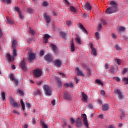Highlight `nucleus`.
Returning a JSON list of instances; mask_svg holds the SVG:
<instances>
[{
    "instance_id": "ea45409f",
    "label": "nucleus",
    "mask_w": 128,
    "mask_h": 128,
    "mask_svg": "<svg viewBox=\"0 0 128 128\" xmlns=\"http://www.w3.org/2000/svg\"><path fill=\"white\" fill-rule=\"evenodd\" d=\"M60 34L62 38H66V34L64 32H61Z\"/></svg>"
},
{
    "instance_id": "c85d7f7f",
    "label": "nucleus",
    "mask_w": 128,
    "mask_h": 128,
    "mask_svg": "<svg viewBox=\"0 0 128 128\" xmlns=\"http://www.w3.org/2000/svg\"><path fill=\"white\" fill-rule=\"evenodd\" d=\"M20 104L23 110H24L26 109V107L24 106V100H22V99L20 100Z\"/></svg>"
},
{
    "instance_id": "4be33fe9",
    "label": "nucleus",
    "mask_w": 128,
    "mask_h": 128,
    "mask_svg": "<svg viewBox=\"0 0 128 128\" xmlns=\"http://www.w3.org/2000/svg\"><path fill=\"white\" fill-rule=\"evenodd\" d=\"M17 44H18V42H16V40H13L12 42V48L13 49H14L16 48Z\"/></svg>"
},
{
    "instance_id": "473e14b6",
    "label": "nucleus",
    "mask_w": 128,
    "mask_h": 128,
    "mask_svg": "<svg viewBox=\"0 0 128 128\" xmlns=\"http://www.w3.org/2000/svg\"><path fill=\"white\" fill-rule=\"evenodd\" d=\"M70 10L71 12H76V8L72 6H70Z\"/></svg>"
},
{
    "instance_id": "79ce46f5",
    "label": "nucleus",
    "mask_w": 128,
    "mask_h": 128,
    "mask_svg": "<svg viewBox=\"0 0 128 128\" xmlns=\"http://www.w3.org/2000/svg\"><path fill=\"white\" fill-rule=\"evenodd\" d=\"M28 32H30V34H35L34 30L32 29L31 28H30Z\"/></svg>"
},
{
    "instance_id": "f03ea898",
    "label": "nucleus",
    "mask_w": 128,
    "mask_h": 128,
    "mask_svg": "<svg viewBox=\"0 0 128 128\" xmlns=\"http://www.w3.org/2000/svg\"><path fill=\"white\" fill-rule=\"evenodd\" d=\"M43 88L44 92V94L47 96H50L52 94V88L48 85L45 84L43 86Z\"/></svg>"
},
{
    "instance_id": "dca6fc26",
    "label": "nucleus",
    "mask_w": 128,
    "mask_h": 128,
    "mask_svg": "<svg viewBox=\"0 0 128 128\" xmlns=\"http://www.w3.org/2000/svg\"><path fill=\"white\" fill-rule=\"evenodd\" d=\"M50 38V36L48 35V34H46L43 38L44 44H48V38Z\"/></svg>"
},
{
    "instance_id": "f257e3e1",
    "label": "nucleus",
    "mask_w": 128,
    "mask_h": 128,
    "mask_svg": "<svg viewBox=\"0 0 128 128\" xmlns=\"http://www.w3.org/2000/svg\"><path fill=\"white\" fill-rule=\"evenodd\" d=\"M110 4L112 6L110 7H108L106 10V12L107 14H112L114 12H116L118 9V4L115 1H112L110 2Z\"/></svg>"
},
{
    "instance_id": "2eb2a0df",
    "label": "nucleus",
    "mask_w": 128,
    "mask_h": 128,
    "mask_svg": "<svg viewBox=\"0 0 128 128\" xmlns=\"http://www.w3.org/2000/svg\"><path fill=\"white\" fill-rule=\"evenodd\" d=\"M54 66H56V68L60 67V66H62V61L60 60H54Z\"/></svg>"
},
{
    "instance_id": "58836bf2",
    "label": "nucleus",
    "mask_w": 128,
    "mask_h": 128,
    "mask_svg": "<svg viewBox=\"0 0 128 128\" xmlns=\"http://www.w3.org/2000/svg\"><path fill=\"white\" fill-rule=\"evenodd\" d=\"M96 84H100L101 86H103L104 84L102 82V80L97 79L96 80Z\"/></svg>"
},
{
    "instance_id": "8fccbe9b",
    "label": "nucleus",
    "mask_w": 128,
    "mask_h": 128,
    "mask_svg": "<svg viewBox=\"0 0 128 128\" xmlns=\"http://www.w3.org/2000/svg\"><path fill=\"white\" fill-rule=\"evenodd\" d=\"M101 22L103 26H106V20H102Z\"/></svg>"
},
{
    "instance_id": "0e129e2a",
    "label": "nucleus",
    "mask_w": 128,
    "mask_h": 128,
    "mask_svg": "<svg viewBox=\"0 0 128 128\" xmlns=\"http://www.w3.org/2000/svg\"><path fill=\"white\" fill-rule=\"evenodd\" d=\"M42 84V81H38V82H36V84L38 86H40V84Z\"/></svg>"
},
{
    "instance_id": "09e8293b",
    "label": "nucleus",
    "mask_w": 128,
    "mask_h": 128,
    "mask_svg": "<svg viewBox=\"0 0 128 128\" xmlns=\"http://www.w3.org/2000/svg\"><path fill=\"white\" fill-rule=\"evenodd\" d=\"M64 2H65V4H66L67 6H70V4L68 0H64Z\"/></svg>"
},
{
    "instance_id": "0eeeda50",
    "label": "nucleus",
    "mask_w": 128,
    "mask_h": 128,
    "mask_svg": "<svg viewBox=\"0 0 128 128\" xmlns=\"http://www.w3.org/2000/svg\"><path fill=\"white\" fill-rule=\"evenodd\" d=\"M9 100L10 102V104L14 106V108H18V106H20V104L14 101V100L12 97H10Z\"/></svg>"
},
{
    "instance_id": "69168bd1",
    "label": "nucleus",
    "mask_w": 128,
    "mask_h": 128,
    "mask_svg": "<svg viewBox=\"0 0 128 128\" xmlns=\"http://www.w3.org/2000/svg\"><path fill=\"white\" fill-rule=\"evenodd\" d=\"M44 51L42 50L40 52V56H44Z\"/></svg>"
},
{
    "instance_id": "ddd939ff",
    "label": "nucleus",
    "mask_w": 128,
    "mask_h": 128,
    "mask_svg": "<svg viewBox=\"0 0 128 128\" xmlns=\"http://www.w3.org/2000/svg\"><path fill=\"white\" fill-rule=\"evenodd\" d=\"M44 18L46 20L47 24H50V16L48 14L46 13L44 14Z\"/></svg>"
},
{
    "instance_id": "393cba45",
    "label": "nucleus",
    "mask_w": 128,
    "mask_h": 128,
    "mask_svg": "<svg viewBox=\"0 0 128 128\" xmlns=\"http://www.w3.org/2000/svg\"><path fill=\"white\" fill-rule=\"evenodd\" d=\"M64 86L66 88H72L74 86V84H72V82L69 84H65Z\"/></svg>"
},
{
    "instance_id": "a19ab883",
    "label": "nucleus",
    "mask_w": 128,
    "mask_h": 128,
    "mask_svg": "<svg viewBox=\"0 0 128 128\" xmlns=\"http://www.w3.org/2000/svg\"><path fill=\"white\" fill-rule=\"evenodd\" d=\"M76 41L79 44H82V42H80V37H78L76 38Z\"/></svg>"
},
{
    "instance_id": "49530a36",
    "label": "nucleus",
    "mask_w": 128,
    "mask_h": 128,
    "mask_svg": "<svg viewBox=\"0 0 128 128\" xmlns=\"http://www.w3.org/2000/svg\"><path fill=\"white\" fill-rule=\"evenodd\" d=\"M126 72H128V68H124L122 72V74H126Z\"/></svg>"
},
{
    "instance_id": "a18cd8bd",
    "label": "nucleus",
    "mask_w": 128,
    "mask_h": 128,
    "mask_svg": "<svg viewBox=\"0 0 128 128\" xmlns=\"http://www.w3.org/2000/svg\"><path fill=\"white\" fill-rule=\"evenodd\" d=\"M42 6H48V4L46 2H43L42 4Z\"/></svg>"
},
{
    "instance_id": "cd10ccee",
    "label": "nucleus",
    "mask_w": 128,
    "mask_h": 128,
    "mask_svg": "<svg viewBox=\"0 0 128 128\" xmlns=\"http://www.w3.org/2000/svg\"><path fill=\"white\" fill-rule=\"evenodd\" d=\"M92 54L95 56H96V48L92 49Z\"/></svg>"
},
{
    "instance_id": "6e6d98bb",
    "label": "nucleus",
    "mask_w": 128,
    "mask_h": 128,
    "mask_svg": "<svg viewBox=\"0 0 128 128\" xmlns=\"http://www.w3.org/2000/svg\"><path fill=\"white\" fill-rule=\"evenodd\" d=\"M17 92H18V94H20L24 96V92L22 91V90H18L17 91Z\"/></svg>"
},
{
    "instance_id": "052dcab7",
    "label": "nucleus",
    "mask_w": 128,
    "mask_h": 128,
    "mask_svg": "<svg viewBox=\"0 0 128 128\" xmlns=\"http://www.w3.org/2000/svg\"><path fill=\"white\" fill-rule=\"evenodd\" d=\"M100 94H101L102 96H104V94H106V92L104 90H100Z\"/></svg>"
},
{
    "instance_id": "9b49d317",
    "label": "nucleus",
    "mask_w": 128,
    "mask_h": 128,
    "mask_svg": "<svg viewBox=\"0 0 128 128\" xmlns=\"http://www.w3.org/2000/svg\"><path fill=\"white\" fill-rule=\"evenodd\" d=\"M14 10L17 12L21 20H22V18H24V16H22V12H20V8L15 7Z\"/></svg>"
},
{
    "instance_id": "4c0bfd02",
    "label": "nucleus",
    "mask_w": 128,
    "mask_h": 128,
    "mask_svg": "<svg viewBox=\"0 0 128 128\" xmlns=\"http://www.w3.org/2000/svg\"><path fill=\"white\" fill-rule=\"evenodd\" d=\"M122 80H124L125 84H128V78H123Z\"/></svg>"
},
{
    "instance_id": "4468645a",
    "label": "nucleus",
    "mask_w": 128,
    "mask_h": 128,
    "mask_svg": "<svg viewBox=\"0 0 128 128\" xmlns=\"http://www.w3.org/2000/svg\"><path fill=\"white\" fill-rule=\"evenodd\" d=\"M76 70H77V76H84V74L82 71L80 70L78 67L76 68Z\"/></svg>"
},
{
    "instance_id": "e2e57ef3",
    "label": "nucleus",
    "mask_w": 128,
    "mask_h": 128,
    "mask_svg": "<svg viewBox=\"0 0 128 128\" xmlns=\"http://www.w3.org/2000/svg\"><path fill=\"white\" fill-rule=\"evenodd\" d=\"M102 24H98V30H100L102 29Z\"/></svg>"
},
{
    "instance_id": "bb28decb",
    "label": "nucleus",
    "mask_w": 128,
    "mask_h": 128,
    "mask_svg": "<svg viewBox=\"0 0 128 128\" xmlns=\"http://www.w3.org/2000/svg\"><path fill=\"white\" fill-rule=\"evenodd\" d=\"M110 71L112 74H114V72H118V70H116V68H114V67L112 66H110Z\"/></svg>"
},
{
    "instance_id": "1a4fd4ad",
    "label": "nucleus",
    "mask_w": 128,
    "mask_h": 128,
    "mask_svg": "<svg viewBox=\"0 0 128 128\" xmlns=\"http://www.w3.org/2000/svg\"><path fill=\"white\" fill-rule=\"evenodd\" d=\"M76 128H82V123L80 118H78L76 121Z\"/></svg>"
},
{
    "instance_id": "680f3d73",
    "label": "nucleus",
    "mask_w": 128,
    "mask_h": 128,
    "mask_svg": "<svg viewBox=\"0 0 128 128\" xmlns=\"http://www.w3.org/2000/svg\"><path fill=\"white\" fill-rule=\"evenodd\" d=\"M63 126H68V124H66V120H64L63 122Z\"/></svg>"
},
{
    "instance_id": "864d4df0",
    "label": "nucleus",
    "mask_w": 128,
    "mask_h": 128,
    "mask_svg": "<svg viewBox=\"0 0 128 128\" xmlns=\"http://www.w3.org/2000/svg\"><path fill=\"white\" fill-rule=\"evenodd\" d=\"M116 50H122V48L120 47V46L118 45H116Z\"/></svg>"
},
{
    "instance_id": "6ab92c4d",
    "label": "nucleus",
    "mask_w": 128,
    "mask_h": 128,
    "mask_svg": "<svg viewBox=\"0 0 128 128\" xmlns=\"http://www.w3.org/2000/svg\"><path fill=\"white\" fill-rule=\"evenodd\" d=\"M80 30H82V32H84V34H88V31L86 30V28H84L83 24H80Z\"/></svg>"
},
{
    "instance_id": "f3484780",
    "label": "nucleus",
    "mask_w": 128,
    "mask_h": 128,
    "mask_svg": "<svg viewBox=\"0 0 128 128\" xmlns=\"http://www.w3.org/2000/svg\"><path fill=\"white\" fill-rule=\"evenodd\" d=\"M34 58H36V54H34L33 52L30 53L29 54V61L32 62L34 60Z\"/></svg>"
},
{
    "instance_id": "412c9836",
    "label": "nucleus",
    "mask_w": 128,
    "mask_h": 128,
    "mask_svg": "<svg viewBox=\"0 0 128 128\" xmlns=\"http://www.w3.org/2000/svg\"><path fill=\"white\" fill-rule=\"evenodd\" d=\"M108 110V104H105L102 106V110L106 112Z\"/></svg>"
},
{
    "instance_id": "9d476101",
    "label": "nucleus",
    "mask_w": 128,
    "mask_h": 128,
    "mask_svg": "<svg viewBox=\"0 0 128 128\" xmlns=\"http://www.w3.org/2000/svg\"><path fill=\"white\" fill-rule=\"evenodd\" d=\"M64 98L67 100H72V96H70V94L68 92H66L64 94Z\"/></svg>"
},
{
    "instance_id": "c03bdc74",
    "label": "nucleus",
    "mask_w": 128,
    "mask_h": 128,
    "mask_svg": "<svg viewBox=\"0 0 128 128\" xmlns=\"http://www.w3.org/2000/svg\"><path fill=\"white\" fill-rule=\"evenodd\" d=\"M116 62L117 63V64H120L122 61L120 59H116Z\"/></svg>"
},
{
    "instance_id": "5fc2aeb1",
    "label": "nucleus",
    "mask_w": 128,
    "mask_h": 128,
    "mask_svg": "<svg viewBox=\"0 0 128 128\" xmlns=\"http://www.w3.org/2000/svg\"><path fill=\"white\" fill-rule=\"evenodd\" d=\"M36 94L40 96V90H36L35 92Z\"/></svg>"
},
{
    "instance_id": "5701e85b",
    "label": "nucleus",
    "mask_w": 128,
    "mask_h": 128,
    "mask_svg": "<svg viewBox=\"0 0 128 128\" xmlns=\"http://www.w3.org/2000/svg\"><path fill=\"white\" fill-rule=\"evenodd\" d=\"M85 7L88 10H92V6H90V3L88 2H86V4Z\"/></svg>"
},
{
    "instance_id": "e433bc0d",
    "label": "nucleus",
    "mask_w": 128,
    "mask_h": 128,
    "mask_svg": "<svg viewBox=\"0 0 128 128\" xmlns=\"http://www.w3.org/2000/svg\"><path fill=\"white\" fill-rule=\"evenodd\" d=\"M13 52V56L14 58L15 56H18V54H16V49L14 48L12 50Z\"/></svg>"
},
{
    "instance_id": "774afa93",
    "label": "nucleus",
    "mask_w": 128,
    "mask_h": 128,
    "mask_svg": "<svg viewBox=\"0 0 128 128\" xmlns=\"http://www.w3.org/2000/svg\"><path fill=\"white\" fill-rule=\"evenodd\" d=\"M104 68H106V70H108V64H105Z\"/></svg>"
},
{
    "instance_id": "423d86ee",
    "label": "nucleus",
    "mask_w": 128,
    "mask_h": 128,
    "mask_svg": "<svg viewBox=\"0 0 128 128\" xmlns=\"http://www.w3.org/2000/svg\"><path fill=\"white\" fill-rule=\"evenodd\" d=\"M82 118H84L83 122L85 125V128H88V118H86V114H82Z\"/></svg>"
},
{
    "instance_id": "39448f33",
    "label": "nucleus",
    "mask_w": 128,
    "mask_h": 128,
    "mask_svg": "<svg viewBox=\"0 0 128 128\" xmlns=\"http://www.w3.org/2000/svg\"><path fill=\"white\" fill-rule=\"evenodd\" d=\"M114 93L115 94H117L119 100H122V98H124V95L122 94V92H120V90L118 89H115Z\"/></svg>"
},
{
    "instance_id": "a878e982",
    "label": "nucleus",
    "mask_w": 128,
    "mask_h": 128,
    "mask_svg": "<svg viewBox=\"0 0 128 128\" xmlns=\"http://www.w3.org/2000/svg\"><path fill=\"white\" fill-rule=\"evenodd\" d=\"M1 98L3 100H6V93L4 92H2Z\"/></svg>"
},
{
    "instance_id": "de8ad7c7",
    "label": "nucleus",
    "mask_w": 128,
    "mask_h": 128,
    "mask_svg": "<svg viewBox=\"0 0 128 128\" xmlns=\"http://www.w3.org/2000/svg\"><path fill=\"white\" fill-rule=\"evenodd\" d=\"M70 121L71 124H74V122H76L74 120V118H70Z\"/></svg>"
},
{
    "instance_id": "c9c22d12",
    "label": "nucleus",
    "mask_w": 128,
    "mask_h": 128,
    "mask_svg": "<svg viewBox=\"0 0 128 128\" xmlns=\"http://www.w3.org/2000/svg\"><path fill=\"white\" fill-rule=\"evenodd\" d=\"M10 80H12V82H14V80H16V78H14V74H10Z\"/></svg>"
},
{
    "instance_id": "7c9ffc66",
    "label": "nucleus",
    "mask_w": 128,
    "mask_h": 128,
    "mask_svg": "<svg viewBox=\"0 0 128 128\" xmlns=\"http://www.w3.org/2000/svg\"><path fill=\"white\" fill-rule=\"evenodd\" d=\"M75 50L76 49L74 48V42H72L70 50L71 52H74Z\"/></svg>"
},
{
    "instance_id": "3c124183",
    "label": "nucleus",
    "mask_w": 128,
    "mask_h": 128,
    "mask_svg": "<svg viewBox=\"0 0 128 128\" xmlns=\"http://www.w3.org/2000/svg\"><path fill=\"white\" fill-rule=\"evenodd\" d=\"M2 36H4V33L2 32V28H0V38H2Z\"/></svg>"
},
{
    "instance_id": "2f4dec72",
    "label": "nucleus",
    "mask_w": 128,
    "mask_h": 128,
    "mask_svg": "<svg viewBox=\"0 0 128 128\" xmlns=\"http://www.w3.org/2000/svg\"><path fill=\"white\" fill-rule=\"evenodd\" d=\"M118 30V32H124V30H126V28L124 26H120Z\"/></svg>"
},
{
    "instance_id": "c756f323",
    "label": "nucleus",
    "mask_w": 128,
    "mask_h": 128,
    "mask_svg": "<svg viewBox=\"0 0 128 128\" xmlns=\"http://www.w3.org/2000/svg\"><path fill=\"white\" fill-rule=\"evenodd\" d=\"M2 2L5 4H12V0H2Z\"/></svg>"
},
{
    "instance_id": "7ed1b4c3",
    "label": "nucleus",
    "mask_w": 128,
    "mask_h": 128,
    "mask_svg": "<svg viewBox=\"0 0 128 128\" xmlns=\"http://www.w3.org/2000/svg\"><path fill=\"white\" fill-rule=\"evenodd\" d=\"M20 67L21 68L24 72H26V70H28V64L26 63V59H23L20 63Z\"/></svg>"
},
{
    "instance_id": "603ef678",
    "label": "nucleus",
    "mask_w": 128,
    "mask_h": 128,
    "mask_svg": "<svg viewBox=\"0 0 128 128\" xmlns=\"http://www.w3.org/2000/svg\"><path fill=\"white\" fill-rule=\"evenodd\" d=\"M82 67L83 68H86V70H88V65H86V64H82Z\"/></svg>"
},
{
    "instance_id": "a211bd4d",
    "label": "nucleus",
    "mask_w": 128,
    "mask_h": 128,
    "mask_svg": "<svg viewBox=\"0 0 128 128\" xmlns=\"http://www.w3.org/2000/svg\"><path fill=\"white\" fill-rule=\"evenodd\" d=\"M51 48L52 50V52H54L56 54V51L58 50V47H56V44H51Z\"/></svg>"
},
{
    "instance_id": "4d7b16f0",
    "label": "nucleus",
    "mask_w": 128,
    "mask_h": 128,
    "mask_svg": "<svg viewBox=\"0 0 128 128\" xmlns=\"http://www.w3.org/2000/svg\"><path fill=\"white\" fill-rule=\"evenodd\" d=\"M86 70L88 71V76H90V74H92V72H90V68H88L86 69Z\"/></svg>"
},
{
    "instance_id": "f704fd0d",
    "label": "nucleus",
    "mask_w": 128,
    "mask_h": 128,
    "mask_svg": "<svg viewBox=\"0 0 128 128\" xmlns=\"http://www.w3.org/2000/svg\"><path fill=\"white\" fill-rule=\"evenodd\" d=\"M6 20H7L8 23L9 24H14V21H12V20H10L8 19V18H6Z\"/></svg>"
},
{
    "instance_id": "20e7f679",
    "label": "nucleus",
    "mask_w": 128,
    "mask_h": 128,
    "mask_svg": "<svg viewBox=\"0 0 128 128\" xmlns=\"http://www.w3.org/2000/svg\"><path fill=\"white\" fill-rule=\"evenodd\" d=\"M42 74V72L40 69H36L34 71V78H40Z\"/></svg>"
},
{
    "instance_id": "37998d69",
    "label": "nucleus",
    "mask_w": 128,
    "mask_h": 128,
    "mask_svg": "<svg viewBox=\"0 0 128 128\" xmlns=\"http://www.w3.org/2000/svg\"><path fill=\"white\" fill-rule=\"evenodd\" d=\"M14 80V81L15 86H18V79H15Z\"/></svg>"
},
{
    "instance_id": "f8f14e48",
    "label": "nucleus",
    "mask_w": 128,
    "mask_h": 128,
    "mask_svg": "<svg viewBox=\"0 0 128 128\" xmlns=\"http://www.w3.org/2000/svg\"><path fill=\"white\" fill-rule=\"evenodd\" d=\"M5 56L7 58V60L9 62H12V60H14V56H10V54L8 53L6 54Z\"/></svg>"
},
{
    "instance_id": "72a5a7b5",
    "label": "nucleus",
    "mask_w": 128,
    "mask_h": 128,
    "mask_svg": "<svg viewBox=\"0 0 128 128\" xmlns=\"http://www.w3.org/2000/svg\"><path fill=\"white\" fill-rule=\"evenodd\" d=\"M26 12L28 14H32V12H33L32 8H27Z\"/></svg>"
},
{
    "instance_id": "bf43d9fd",
    "label": "nucleus",
    "mask_w": 128,
    "mask_h": 128,
    "mask_svg": "<svg viewBox=\"0 0 128 128\" xmlns=\"http://www.w3.org/2000/svg\"><path fill=\"white\" fill-rule=\"evenodd\" d=\"M95 36L96 38H97V40H98V38H100V34H98V32H96L95 34Z\"/></svg>"
},
{
    "instance_id": "338daca9",
    "label": "nucleus",
    "mask_w": 128,
    "mask_h": 128,
    "mask_svg": "<svg viewBox=\"0 0 128 128\" xmlns=\"http://www.w3.org/2000/svg\"><path fill=\"white\" fill-rule=\"evenodd\" d=\"M66 24L68 26H70V24H72V22H70V21H68L67 22H66Z\"/></svg>"
},
{
    "instance_id": "6e6552de",
    "label": "nucleus",
    "mask_w": 128,
    "mask_h": 128,
    "mask_svg": "<svg viewBox=\"0 0 128 128\" xmlns=\"http://www.w3.org/2000/svg\"><path fill=\"white\" fill-rule=\"evenodd\" d=\"M44 58L46 62H52V56L50 54H46L44 56Z\"/></svg>"
},
{
    "instance_id": "b1692460",
    "label": "nucleus",
    "mask_w": 128,
    "mask_h": 128,
    "mask_svg": "<svg viewBox=\"0 0 128 128\" xmlns=\"http://www.w3.org/2000/svg\"><path fill=\"white\" fill-rule=\"evenodd\" d=\"M82 98L84 102L88 100V96L84 92H82Z\"/></svg>"
},
{
    "instance_id": "13d9d810",
    "label": "nucleus",
    "mask_w": 128,
    "mask_h": 128,
    "mask_svg": "<svg viewBox=\"0 0 128 128\" xmlns=\"http://www.w3.org/2000/svg\"><path fill=\"white\" fill-rule=\"evenodd\" d=\"M58 74H60V76H61L62 78H66V74H64L62 73V72H58Z\"/></svg>"
},
{
    "instance_id": "aec40b11",
    "label": "nucleus",
    "mask_w": 128,
    "mask_h": 128,
    "mask_svg": "<svg viewBox=\"0 0 128 128\" xmlns=\"http://www.w3.org/2000/svg\"><path fill=\"white\" fill-rule=\"evenodd\" d=\"M56 80H57V84L58 85V88H62V84L60 78L56 77Z\"/></svg>"
}]
</instances>
